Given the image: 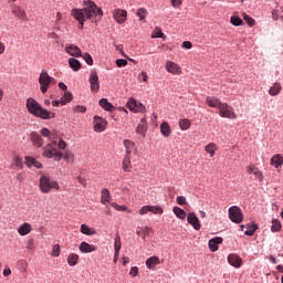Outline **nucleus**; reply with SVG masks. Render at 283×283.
<instances>
[{
    "mask_svg": "<svg viewBox=\"0 0 283 283\" xmlns=\"http://www.w3.org/2000/svg\"><path fill=\"white\" fill-rule=\"evenodd\" d=\"M72 17L80 23V30H83L85 21L92 19L93 23H98L103 19V9L98 8L96 3L88 1L83 9H72Z\"/></svg>",
    "mask_w": 283,
    "mask_h": 283,
    "instance_id": "1",
    "label": "nucleus"
},
{
    "mask_svg": "<svg viewBox=\"0 0 283 283\" xmlns=\"http://www.w3.org/2000/svg\"><path fill=\"white\" fill-rule=\"evenodd\" d=\"M56 140H53L51 144H48L44 146L42 156L44 158H53L56 163H60V160H65L66 163H74V153L71 150H66L64 155L57 150L56 148Z\"/></svg>",
    "mask_w": 283,
    "mask_h": 283,
    "instance_id": "2",
    "label": "nucleus"
},
{
    "mask_svg": "<svg viewBox=\"0 0 283 283\" xmlns=\"http://www.w3.org/2000/svg\"><path fill=\"white\" fill-rule=\"evenodd\" d=\"M27 111L32 116H35V118H41L42 120H50V118H54L56 116L53 112H49L43 108V106L32 97L27 99Z\"/></svg>",
    "mask_w": 283,
    "mask_h": 283,
    "instance_id": "3",
    "label": "nucleus"
},
{
    "mask_svg": "<svg viewBox=\"0 0 283 283\" xmlns=\"http://www.w3.org/2000/svg\"><path fill=\"white\" fill-rule=\"evenodd\" d=\"M52 189L59 191V189H61V186H59L57 181L50 179V177L42 176L40 178V191L42 193H50Z\"/></svg>",
    "mask_w": 283,
    "mask_h": 283,
    "instance_id": "4",
    "label": "nucleus"
},
{
    "mask_svg": "<svg viewBox=\"0 0 283 283\" xmlns=\"http://www.w3.org/2000/svg\"><path fill=\"white\" fill-rule=\"evenodd\" d=\"M40 91L45 94L50 90V85L54 83V77L50 76L46 71H42L39 76Z\"/></svg>",
    "mask_w": 283,
    "mask_h": 283,
    "instance_id": "5",
    "label": "nucleus"
},
{
    "mask_svg": "<svg viewBox=\"0 0 283 283\" xmlns=\"http://www.w3.org/2000/svg\"><path fill=\"white\" fill-rule=\"evenodd\" d=\"M219 116H221V118H229L230 120L238 119V114L233 109V106H230L227 103H222L219 107Z\"/></svg>",
    "mask_w": 283,
    "mask_h": 283,
    "instance_id": "6",
    "label": "nucleus"
},
{
    "mask_svg": "<svg viewBox=\"0 0 283 283\" xmlns=\"http://www.w3.org/2000/svg\"><path fill=\"white\" fill-rule=\"evenodd\" d=\"M228 216L231 222H234L235 224H240L242 220H244V214H242V209L238 206H232L228 210Z\"/></svg>",
    "mask_w": 283,
    "mask_h": 283,
    "instance_id": "7",
    "label": "nucleus"
},
{
    "mask_svg": "<svg viewBox=\"0 0 283 283\" xmlns=\"http://www.w3.org/2000/svg\"><path fill=\"white\" fill-rule=\"evenodd\" d=\"M107 128V119L95 115L93 118V129L94 132H96L97 134H101V132H105V129Z\"/></svg>",
    "mask_w": 283,
    "mask_h": 283,
    "instance_id": "8",
    "label": "nucleus"
},
{
    "mask_svg": "<svg viewBox=\"0 0 283 283\" xmlns=\"http://www.w3.org/2000/svg\"><path fill=\"white\" fill-rule=\"evenodd\" d=\"M127 107L130 112H134L135 114H143L145 113V105H143V103L134 99V98H129L127 102Z\"/></svg>",
    "mask_w": 283,
    "mask_h": 283,
    "instance_id": "9",
    "label": "nucleus"
},
{
    "mask_svg": "<svg viewBox=\"0 0 283 283\" xmlns=\"http://www.w3.org/2000/svg\"><path fill=\"white\" fill-rule=\"evenodd\" d=\"M113 19L118 23L119 25H123L125 21H127V10L125 9H114L113 10Z\"/></svg>",
    "mask_w": 283,
    "mask_h": 283,
    "instance_id": "10",
    "label": "nucleus"
},
{
    "mask_svg": "<svg viewBox=\"0 0 283 283\" xmlns=\"http://www.w3.org/2000/svg\"><path fill=\"white\" fill-rule=\"evenodd\" d=\"M165 70L169 74H172L174 76H178L179 74H182V69L180 67V65H178L174 61H167L165 65Z\"/></svg>",
    "mask_w": 283,
    "mask_h": 283,
    "instance_id": "11",
    "label": "nucleus"
},
{
    "mask_svg": "<svg viewBox=\"0 0 283 283\" xmlns=\"http://www.w3.org/2000/svg\"><path fill=\"white\" fill-rule=\"evenodd\" d=\"M88 83L91 85V92H98L101 90V83L98 82V73L92 71L88 77Z\"/></svg>",
    "mask_w": 283,
    "mask_h": 283,
    "instance_id": "12",
    "label": "nucleus"
},
{
    "mask_svg": "<svg viewBox=\"0 0 283 283\" xmlns=\"http://www.w3.org/2000/svg\"><path fill=\"white\" fill-rule=\"evenodd\" d=\"M11 12L17 19H20L21 21H28V13H25V10H23L21 7L12 4Z\"/></svg>",
    "mask_w": 283,
    "mask_h": 283,
    "instance_id": "13",
    "label": "nucleus"
},
{
    "mask_svg": "<svg viewBox=\"0 0 283 283\" xmlns=\"http://www.w3.org/2000/svg\"><path fill=\"white\" fill-rule=\"evenodd\" d=\"M187 221L191 224L195 231H200L201 224H200V219L196 216V212H189L187 214Z\"/></svg>",
    "mask_w": 283,
    "mask_h": 283,
    "instance_id": "14",
    "label": "nucleus"
},
{
    "mask_svg": "<svg viewBox=\"0 0 283 283\" xmlns=\"http://www.w3.org/2000/svg\"><path fill=\"white\" fill-rule=\"evenodd\" d=\"M206 104L208 107H212L214 109H220V107L222 106V102L216 96H207Z\"/></svg>",
    "mask_w": 283,
    "mask_h": 283,
    "instance_id": "15",
    "label": "nucleus"
},
{
    "mask_svg": "<svg viewBox=\"0 0 283 283\" xmlns=\"http://www.w3.org/2000/svg\"><path fill=\"white\" fill-rule=\"evenodd\" d=\"M97 250H98V247L94 244H90L85 241L80 244L81 253H94V251H97Z\"/></svg>",
    "mask_w": 283,
    "mask_h": 283,
    "instance_id": "16",
    "label": "nucleus"
},
{
    "mask_svg": "<svg viewBox=\"0 0 283 283\" xmlns=\"http://www.w3.org/2000/svg\"><path fill=\"white\" fill-rule=\"evenodd\" d=\"M228 262L234 269H240L242 266V259L238 254H230L228 256Z\"/></svg>",
    "mask_w": 283,
    "mask_h": 283,
    "instance_id": "17",
    "label": "nucleus"
},
{
    "mask_svg": "<svg viewBox=\"0 0 283 283\" xmlns=\"http://www.w3.org/2000/svg\"><path fill=\"white\" fill-rule=\"evenodd\" d=\"M65 52L70 54V56H82L81 49L74 44H67Z\"/></svg>",
    "mask_w": 283,
    "mask_h": 283,
    "instance_id": "18",
    "label": "nucleus"
},
{
    "mask_svg": "<svg viewBox=\"0 0 283 283\" xmlns=\"http://www.w3.org/2000/svg\"><path fill=\"white\" fill-rule=\"evenodd\" d=\"M101 202L105 206L112 202V193L109 192V189L104 188L101 190Z\"/></svg>",
    "mask_w": 283,
    "mask_h": 283,
    "instance_id": "19",
    "label": "nucleus"
},
{
    "mask_svg": "<svg viewBox=\"0 0 283 283\" xmlns=\"http://www.w3.org/2000/svg\"><path fill=\"white\" fill-rule=\"evenodd\" d=\"M218 244H222V237H216L208 242L209 249L210 251H212V253H216V251H218Z\"/></svg>",
    "mask_w": 283,
    "mask_h": 283,
    "instance_id": "20",
    "label": "nucleus"
},
{
    "mask_svg": "<svg viewBox=\"0 0 283 283\" xmlns=\"http://www.w3.org/2000/svg\"><path fill=\"white\" fill-rule=\"evenodd\" d=\"M247 172L253 174V176H255V178L260 180V182L264 180V175H262V171H260V169L255 166H249Z\"/></svg>",
    "mask_w": 283,
    "mask_h": 283,
    "instance_id": "21",
    "label": "nucleus"
},
{
    "mask_svg": "<svg viewBox=\"0 0 283 283\" xmlns=\"http://www.w3.org/2000/svg\"><path fill=\"white\" fill-rule=\"evenodd\" d=\"M147 127H148L147 119L146 118H142L139 124H138V126H137V128H136L137 134H140L142 136L145 137L146 134H147Z\"/></svg>",
    "mask_w": 283,
    "mask_h": 283,
    "instance_id": "22",
    "label": "nucleus"
},
{
    "mask_svg": "<svg viewBox=\"0 0 283 283\" xmlns=\"http://www.w3.org/2000/svg\"><path fill=\"white\" fill-rule=\"evenodd\" d=\"M24 160L28 167H35L36 169H41L43 167V165L39 163V160L34 159V157L27 156Z\"/></svg>",
    "mask_w": 283,
    "mask_h": 283,
    "instance_id": "23",
    "label": "nucleus"
},
{
    "mask_svg": "<svg viewBox=\"0 0 283 283\" xmlns=\"http://www.w3.org/2000/svg\"><path fill=\"white\" fill-rule=\"evenodd\" d=\"M123 145L125 147V156H132V151H134V149H136V144H134V142L129 140V139H125L123 142Z\"/></svg>",
    "mask_w": 283,
    "mask_h": 283,
    "instance_id": "24",
    "label": "nucleus"
},
{
    "mask_svg": "<svg viewBox=\"0 0 283 283\" xmlns=\"http://www.w3.org/2000/svg\"><path fill=\"white\" fill-rule=\"evenodd\" d=\"M271 165H273L275 169H280L283 166V156L281 154L274 155L271 158Z\"/></svg>",
    "mask_w": 283,
    "mask_h": 283,
    "instance_id": "25",
    "label": "nucleus"
},
{
    "mask_svg": "<svg viewBox=\"0 0 283 283\" xmlns=\"http://www.w3.org/2000/svg\"><path fill=\"white\" fill-rule=\"evenodd\" d=\"M19 235H28L32 233V224L24 222L19 229H18Z\"/></svg>",
    "mask_w": 283,
    "mask_h": 283,
    "instance_id": "26",
    "label": "nucleus"
},
{
    "mask_svg": "<svg viewBox=\"0 0 283 283\" xmlns=\"http://www.w3.org/2000/svg\"><path fill=\"white\" fill-rule=\"evenodd\" d=\"M122 169L126 172L132 171V156L125 155L122 163Z\"/></svg>",
    "mask_w": 283,
    "mask_h": 283,
    "instance_id": "27",
    "label": "nucleus"
},
{
    "mask_svg": "<svg viewBox=\"0 0 283 283\" xmlns=\"http://www.w3.org/2000/svg\"><path fill=\"white\" fill-rule=\"evenodd\" d=\"M160 264V259L158 256H150L146 260L147 269H155Z\"/></svg>",
    "mask_w": 283,
    "mask_h": 283,
    "instance_id": "28",
    "label": "nucleus"
},
{
    "mask_svg": "<svg viewBox=\"0 0 283 283\" xmlns=\"http://www.w3.org/2000/svg\"><path fill=\"white\" fill-rule=\"evenodd\" d=\"M99 107L102 109H105V112H114V105L107 101V98L99 99Z\"/></svg>",
    "mask_w": 283,
    "mask_h": 283,
    "instance_id": "29",
    "label": "nucleus"
},
{
    "mask_svg": "<svg viewBox=\"0 0 283 283\" xmlns=\"http://www.w3.org/2000/svg\"><path fill=\"white\" fill-rule=\"evenodd\" d=\"M160 132L165 136V138H169V136H171V127L169 126V123L167 122L161 123Z\"/></svg>",
    "mask_w": 283,
    "mask_h": 283,
    "instance_id": "30",
    "label": "nucleus"
},
{
    "mask_svg": "<svg viewBox=\"0 0 283 283\" xmlns=\"http://www.w3.org/2000/svg\"><path fill=\"white\" fill-rule=\"evenodd\" d=\"M31 143H33L34 147H43V138L36 133H31Z\"/></svg>",
    "mask_w": 283,
    "mask_h": 283,
    "instance_id": "31",
    "label": "nucleus"
},
{
    "mask_svg": "<svg viewBox=\"0 0 283 283\" xmlns=\"http://www.w3.org/2000/svg\"><path fill=\"white\" fill-rule=\"evenodd\" d=\"M282 92V85L280 83H274L269 90L270 96H277Z\"/></svg>",
    "mask_w": 283,
    "mask_h": 283,
    "instance_id": "32",
    "label": "nucleus"
},
{
    "mask_svg": "<svg viewBox=\"0 0 283 283\" xmlns=\"http://www.w3.org/2000/svg\"><path fill=\"white\" fill-rule=\"evenodd\" d=\"M172 212L179 218V220H185L187 218V212H185L180 207H174Z\"/></svg>",
    "mask_w": 283,
    "mask_h": 283,
    "instance_id": "33",
    "label": "nucleus"
},
{
    "mask_svg": "<svg viewBox=\"0 0 283 283\" xmlns=\"http://www.w3.org/2000/svg\"><path fill=\"white\" fill-rule=\"evenodd\" d=\"M81 233H83L84 235H96V230L90 228L87 224H82Z\"/></svg>",
    "mask_w": 283,
    "mask_h": 283,
    "instance_id": "34",
    "label": "nucleus"
},
{
    "mask_svg": "<svg viewBox=\"0 0 283 283\" xmlns=\"http://www.w3.org/2000/svg\"><path fill=\"white\" fill-rule=\"evenodd\" d=\"M216 149H218V146L213 143H210L206 146L205 151L209 154L210 158H213V156H216Z\"/></svg>",
    "mask_w": 283,
    "mask_h": 283,
    "instance_id": "35",
    "label": "nucleus"
},
{
    "mask_svg": "<svg viewBox=\"0 0 283 283\" xmlns=\"http://www.w3.org/2000/svg\"><path fill=\"white\" fill-rule=\"evenodd\" d=\"M69 65L74 72H78V70L81 69V62L74 57H71L69 60Z\"/></svg>",
    "mask_w": 283,
    "mask_h": 283,
    "instance_id": "36",
    "label": "nucleus"
},
{
    "mask_svg": "<svg viewBox=\"0 0 283 283\" xmlns=\"http://www.w3.org/2000/svg\"><path fill=\"white\" fill-rule=\"evenodd\" d=\"M67 264L70 266H76V264H78V254H76V253L69 254Z\"/></svg>",
    "mask_w": 283,
    "mask_h": 283,
    "instance_id": "37",
    "label": "nucleus"
},
{
    "mask_svg": "<svg viewBox=\"0 0 283 283\" xmlns=\"http://www.w3.org/2000/svg\"><path fill=\"white\" fill-rule=\"evenodd\" d=\"M150 232H151V228L144 227V228H139V230H137V235H140L143 238V240H145V238H147V235H149Z\"/></svg>",
    "mask_w": 283,
    "mask_h": 283,
    "instance_id": "38",
    "label": "nucleus"
},
{
    "mask_svg": "<svg viewBox=\"0 0 283 283\" xmlns=\"http://www.w3.org/2000/svg\"><path fill=\"white\" fill-rule=\"evenodd\" d=\"M179 127L182 129V132H187L189 127H191V120L185 118L179 120Z\"/></svg>",
    "mask_w": 283,
    "mask_h": 283,
    "instance_id": "39",
    "label": "nucleus"
},
{
    "mask_svg": "<svg viewBox=\"0 0 283 283\" xmlns=\"http://www.w3.org/2000/svg\"><path fill=\"white\" fill-rule=\"evenodd\" d=\"M282 230V223L280 222V220L274 219L272 220V227H271V231L273 233H277V231Z\"/></svg>",
    "mask_w": 283,
    "mask_h": 283,
    "instance_id": "40",
    "label": "nucleus"
},
{
    "mask_svg": "<svg viewBox=\"0 0 283 283\" xmlns=\"http://www.w3.org/2000/svg\"><path fill=\"white\" fill-rule=\"evenodd\" d=\"M230 23H231L232 25H234L235 28H238V27L242 25L243 21H242V19H241L240 17H238V15H232V17L230 18Z\"/></svg>",
    "mask_w": 283,
    "mask_h": 283,
    "instance_id": "41",
    "label": "nucleus"
},
{
    "mask_svg": "<svg viewBox=\"0 0 283 283\" xmlns=\"http://www.w3.org/2000/svg\"><path fill=\"white\" fill-rule=\"evenodd\" d=\"M71 102H72V93L65 91L64 96L61 97V103L62 105H67V103H71Z\"/></svg>",
    "mask_w": 283,
    "mask_h": 283,
    "instance_id": "42",
    "label": "nucleus"
},
{
    "mask_svg": "<svg viewBox=\"0 0 283 283\" xmlns=\"http://www.w3.org/2000/svg\"><path fill=\"white\" fill-rule=\"evenodd\" d=\"M242 17L245 20V23H248V25L250 28H253V25H255V20L253 18H251V15H249L247 13H242Z\"/></svg>",
    "mask_w": 283,
    "mask_h": 283,
    "instance_id": "43",
    "label": "nucleus"
},
{
    "mask_svg": "<svg viewBox=\"0 0 283 283\" xmlns=\"http://www.w3.org/2000/svg\"><path fill=\"white\" fill-rule=\"evenodd\" d=\"M151 39H165V33H163V30L160 28H156Z\"/></svg>",
    "mask_w": 283,
    "mask_h": 283,
    "instance_id": "44",
    "label": "nucleus"
},
{
    "mask_svg": "<svg viewBox=\"0 0 283 283\" xmlns=\"http://www.w3.org/2000/svg\"><path fill=\"white\" fill-rule=\"evenodd\" d=\"M255 231H258V224H252V226L248 224L245 235H253V233H255Z\"/></svg>",
    "mask_w": 283,
    "mask_h": 283,
    "instance_id": "45",
    "label": "nucleus"
},
{
    "mask_svg": "<svg viewBox=\"0 0 283 283\" xmlns=\"http://www.w3.org/2000/svg\"><path fill=\"white\" fill-rule=\"evenodd\" d=\"M149 212L158 216H163L164 210L158 206H149Z\"/></svg>",
    "mask_w": 283,
    "mask_h": 283,
    "instance_id": "46",
    "label": "nucleus"
},
{
    "mask_svg": "<svg viewBox=\"0 0 283 283\" xmlns=\"http://www.w3.org/2000/svg\"><path fill=\"white\" fill-rule=\"evenodd\" d=\"M122 247L123 244L120 243V235L117 234L114 242L115 252H120Z\"/></svg>",
    "mask_w": 283,
    "mask_h": 283,
    "instance_id": "47",
    "label": "nucleus"
},
{
    "mask_svg": "<svg viewBox=\"0 0 283 283\" xmlns=\"http://www.w3.org/2000/svg\"><path fill=\"white\" fill-rule=\"evenodd\" d=\"M81 56L82 59H84L87 65H94V59H92V55L90 53H84Z\"/></svg>",
    "mask_w": 283,
    "mask_h": 283,
    "instance_id": "48",
    "label": "nucleus"
},
{
    "mask_svg": "<svg viewBox=\"0 0 283 283\" xmlns=\"http://www.w3.org/2000/svg\"><path fill=\"white\" fill-rule=\"evenodd\" d=\"M13 167L21 169L23 167V158L17 156L13 160Z\"/></svg>",
    "mask_w": 283,
    "mask_h": 283,
    "instance_id": "49",
    "label": "nucleus"
},
{
    "mask_svg": "<svg viewBox=\"0 0 283 283\" xmlns=\"http://www.w3.org/2000/svg\"><path fill=\"white\" fill-rule=\"evenodd\" d=\"M51 255L53 258H59V255H61V245L59 244L53 245Z\"/></svg>",
    "mask_w": 283,
    "mask_h": 283,
    "instance_id": "50",
    "label": "nucleus"
},
{
    "mask_svg": "<svg viewBox=\"0 0 283 283\" xmlns=\"http://www.w3.org/2000/svg\"><path fill=\"white\" fill-rule=\"evenodd\" d=\"M137 17H139L140 21L145 20L147 17V9L140 8L137 10Z\"/></svg>",
    "mask_w": 283,
    "mask_h": 283,
    "instance_id": "51",
    "label": "nucleus"
},
{
    "mask_svg": "<svg viewBox=\"0 0 283 283\" xmlns=\"http://www.w3.org/2000/svg\"><path fill=\"white\" fill-rule=\"evenodd\" d=\"M111 207L113 209H116V211H127V208L125 206H118L116 202H111Z\"/></svg>",
    "mask_w": 283,
    "mask_h": 283,
    "instance_id": "52",
    "label": "nucleus"
},
{
    "mask_svg": "<svg viewBox=\"0 0 283 283\" xmlns=\"http://www.w3.org/2000/svg\"><path fill=\"white\" fill-rule=\"evenodd\" d=\"M27 249H28L29 251H34V249H35L34 239H29V240H28Z\"/></svg>",
    "mask_w": 283,
    "mask_h": 283,
    "instance_id": "53",
    "label": "nucleus"
},
{
    "mask_svg": "<svg viewBox=\"0 0 283 283\" xmlns=\"http://www.w3.org/2000/svg\"><path fill=\"white\" fill-rule=\"evenodd\" d=\"M74 112H77L80 114H85L87 112V108L85 106L77 105L74 107Z\"/></svg>",
    "mask_w": 283,
    "mask_h": 283,
    "instance_id": "54",
    "label": "nucleus"
},
{
    "mask_svg": "<svg viewBox=\"0 0 283 283\" xmlns=\"http://www.w3.org/2000/svg\"><path fill=\"white\" fill-rule=\"evenodd\" d=\"M117 67H125L127 65V60L125 59H118L116 60Z\"/></svg>",
    "mask_w": 283,
    "mask_h": 283,
    "instance_id": "55",
    "label": "nucleus"
},
{
    "mask_svg": "<svg viewBox=\"0 0 283 283\" xmlns=\"http://www.w3.org/2000/svg\"><path fill=\"white\" fill-rule=\"evenodd\" d=\"M177 205H180V206H182V205H188V203H187V198L184 197V196H178V197H177Z\"/></svg>",
    "mask_w": 283,
    "mask_h": 283,
    "instance_id": "56",
    "label": "nucleus"
},
{
    "mask_svg": "<svg viewBox=\"0 0 283 283\" xmlns=\"http://www.w3.org/2000/svg\"><path fill=\"white\" fill-rule=\"evenodd\" d=\"M149 211H150L149 206H144L139 210V216H145V214L149 213Z\"/></svg>",
    "mask_w": 283,
    "mask_h": 283,
    "instance_id": "57",
    "label": "nucleus"
},
{
    "mask_svg": "<svg viewBox=\"0 0 283 283\" xmlns=\"http://www.w3.org/2000/svg\"><path fill=\"white\" fill-rule=\"evenodd\" d=\"M172 8H180L182 6V0H170Z\"/></svg>",
    "mask_w": 283,
    "mask_h": 283,
    "instance_id": "58",
    "label": "nucleus"
},
{
    "mask_svg": "<svg viewBox=\"0 0 283 283\" xmlns=\"http://www.w3.org/2000/svg\"><path fill=\"white\" fill-rule=\"evenodd\" d=\"M181 48H185L186 50H191V48H193V44H191V42L189 41H184Z\"/></svg>",
    "mask_w": 283,
    "mask_h": 283,
    "instance_id": "59",
    "label": "nucleus"
},
{
    "mask_svg": "<svg viewBox=\"0 0 283 283\" xmlns=\"http://www.w3.org/2000/svg\"><path fill=\"white\" fill-rule=\"evenodd\" d=\"M139 78H142V81H144V83H147V81H149V76L147 75L146 72H142L139 74Z\"/></svg>",
    "mask_w": 283,
    "mask_h": 283,
    "instance_id": "60",
    "label": "nucleus"
},
{
    "mask_svg": "<svg viewBox=\"0 0 283 283\" xmlns=\"http://www.w3.org/2000/svg\"><path fill=\"white\" fill-rule=\"evenodd\" d=\"M129 275H133V277H136V275H138V266H133L130 269Z\"/></svg>",
    "mask_w": 283,
    "mask_h": 283,
    "instance_id": "61",
    "label": "nucleus"
},
{
    "mask_svg": "<svg viewBox=\"0 0 283 283\" xmlns=\"http://www.w3.org/2000/svg\"><path fill=\"white\" fill-rule=\"evenodd\" d=\"M57 147L59 149H65L67 147V143H65V140L62 139L57 143Z\"/></svg>",
    "mask_w": 283,
    "mask_h": 283,
    "instance_id": "62",
    "label": "nucleus"
},
{
    "mask_svg": "<svg viewBox=\"0 0 283 283\" xmlns=\"http://www.w3.org/2000/svg\"><path fill=\"white\" fill-rule=\"evenodd\" d=\"M40 132L42 136H44V138H48V136H50V129L48 128H42Z\"/></svg>",
    "mask_w": 283,
    "mask_h": 283,
    "instance_id": "63",
    "label": "nucleus"
},
{
    "mask_svg": "<svg viewBox=\"0 0 283 283\" xmlns=\"http://www.w3.org/2000/svg\"><path fill=\"white\" fill-rule=\"evenodd\" d=\"M4 277H8V275H12V270L10 268L3 270Z\"/></svg>",
    "mask_w": 283,
    "mask_h": 283,
    "instance_id": "64",
    "label": "nucleus"
}]
</instances>
